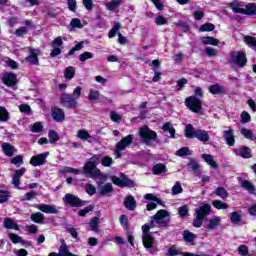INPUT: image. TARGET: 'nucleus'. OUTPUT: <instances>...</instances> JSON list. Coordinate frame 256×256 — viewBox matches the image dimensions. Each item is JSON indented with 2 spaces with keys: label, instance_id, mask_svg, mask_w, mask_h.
Masks as SVG:
<instances>
[{
  "label": "nucleus",
  "instance_id": "69168bd1",
  "mask_svg": "<svg viewBox=\"0 0 256 256\" xmlns=\"http://www.w3.org/2000/svg\"><path fill=\"white\" fill-rule=\"evenodd\" d=\"M9 239L12 241V243L17 244V243H23V238L17 234H9Z\"/></svg>",
  "mask_w": 256,
  "mask_h": 256
},
{
  "label": "nucleus",
  "instance_id": "c03bdc74",
  "mask_svg": "<svg viewBox=\"0 0 256 256\" xmlns=\"http://www.w3.org/2000/svg\"><path fill=\"white\" fill-rule=\"evenodd\" d=\"M213 207H215V209L221 210V209H229V204L221 201V200H214L212 202Z\"/></svg>",
  "mask_w": 256,
  "mask_h": 256
},
{
  "label": "nucleus",
  "instance_id": "f704fd0d",
  "mask_svg": "<svg viewBox=\"0 0 256 256\" xmlns=\"http://www.w3.org/2000/svg\"><path fill=\"white\" fill-rule=\"evenodd\" d=\"M3 227H5V229H14L15 231H19V225L11 218H6L4 220Z\"/></svg>",
  "mask_w": 256,
  "mask_h": 256
},
{
  "label": "nucleus",
  "instance_id": "c756f323",
  "mask_svg": "<svg viewBox=\"0 0 256 256\" xmlns=\"http://www.w3.org/2000/svg\"><path fill=\"white\" fill-rule=\"evenodd\" d=\"M230 221L233 225H243V216L239 212L230 214Z\"/></svg>",
  "mask_w": 256,
  "mask_h": 256
},
{
  "label": "nucleus",
  "instance_id": "ea45409f",
  "mask_svg": "<svg viewBox=\"0 0 256 256\" xmlns=\"http://www.w3.org/2000/svg\"><path fill=\"white\" fill-rule=\"evenodd\" d=\"M215 195H217L218 197H221V199L225 200L229 197V192H227V190L223 187H218L215 191H214Z\"/></svg>",
  "mask_w": 256,
  "mask_h": 256
},
{
  "label": "nucleus",
  "instance_id": "f257e3e1",
  "mask_svg": "<svg viewBox=\"0 0 256 256\" xmlns=\"http://www.w3.org/2000/svg\"><path fill=\"white\" fill-rule=\"evenodd\" d=\"M169 223H171L169 212L162 209L151 217L149 224L142 226V243L150 255H155L157 248H155V238L149 234V231L153 229V227H169Z\"/></svg>",
  "mask_w": 256,
  "mask_h": 256
},
{
  "label": "nucleus",
  "instance_id": "ddd939ff",
  "mask_svg": "<svg viewBox=\"0 0 256 256\" xmlns=\"http://www.w3.org/2000/svg\"><path fill=\"white\" fill-rule=\"evenodd\" d=\"M51 116L56 123H63L65 121V111L57 106L51 108Z\"/></svg>",
  "mask_w": 256,
  "mask_h": 256
},
{
  "label": "nucleus",
  "instance_id": "b1692460",
  "mask_svg": "<svg viewBox=\"0 0 256 256\" xmlns=\"http://www.w3.org/2000/svg\"><path fill=\"white\" fill-rule=\"evenodd\" d=\"M224 139L226 141V144L229 145V147H233L235 145V136L233 129L224 131Z\"/></svg>",
  "mask_w": 256,
  "mask_h": 256
},
{
  "label": "nucleus",
  "instance_id": "473e14b6",
  "mask_svg": "<svg viewBox=\"0 0 256 256\" xmlns=\"http://www.w3.org/2000/svg\"><path fill=\"white\" fill-rule=\"evenodd\" d=\"M201 42L203 45H213L214 47H217V45H219V39L211 36L202 37Z\"/></svg>",
  "mask_w": 256,
  "mask_h": 256
},
{
  "label": "nucleus",
  "instance_id": "680f3d73",
  "mask_svg": "<svg viewBox=\"0 0 256 256\" xmlns=\"http://www.w3.org/2000/svg\"><path fill=\"white\" fill-rule=\"evenodd\" d=\"M101 163L103 167H111L113 165V158L110 156H104L102 157Z\"/></svg>",
  "mask_w": 256,
  "mask_h": 256
},
{
  "label": "nucleus",
  "instance_id": "de8ad7c7",
  "mask_svg": "<svg viewBox=\"0 0 256 256\" xmlns=\"http://www.w3.org/2000/svg\"><path fill=\"white\" fill-rule=\"evenodd\" d=\"M178 214L181 219H185V217H187V215H189V206L183 205V206L179 207Z\"/></svg>",
  "mask_w": 256,
  "mask_h": 256
},
{
  "label": "nucleus",
  "instance_id": "338daca9",
  "mask_svg": "<svg viewBox=\"0 0 256 256\" xmlns=\"http://www.w3.org/2000/svg\"><path fill=\"white\" fill-rule=\"evenodd\" d=\"M205 53L208 57H217V55H218L217 50L215 48H211V47H206Z\"/></svg>",
  "mask_w": 256,
  "mask_h": 256
},
{
  "label": "nucleus",
  "instance_id": "a878e982",
  "mask_svg": "<svg viewBox=\"0 0 256 256\" xmlns=\"http://www.w3.org/2000/svg\"><path fill=\"white\" fill-rule=\"evenodd\" d=\"M202 159H204L205 163H207V165H210V167H212V169H219V164H217V162H215L213 155L202 154Z\"/></svg>",
  "mask_w": 256,
  "mask_h": 256
},
{
  "label": "nucleus",
  "instance_id": "f03ea898",
  "mask_svg": "<svg viewBox=\"0 0 256 256\" xmlns=\"http://www.w3.org/2000/svg\"><path fill=\"white\" fill-rule=\"evenodd\" d=\"M99 163V156L93 155L83 166V175L86 177H90L91 179H107L101 170L97 168V164Z\"/></svg>",
  "mask_w": 256,
  "mask_h": 256
},
{
  "label": "nucleus",
  "instance_id": "864d4df0",
  "mask_svg": "<svg viewBox=\"0 0 256 256\" xmlns=\"http://www.w3.org/2000/svg\"><path fill=\"white\" fill-rule=\"evenodd\" d=\"M0 121H9V112L3 106H0Z\"/></svg>",
  "mask_w": 256,
  "mask_h": 256
},
{
  "label": "nucleus",
  "instance_id": "5fc2aeb1",
  "mask_svg": "<svg viewBox=\"0 0 256 256\" xmlns=\"http://www.w3.org/2000/svg\"><path fill=\"white\" fill-rule=\"evenodd\" d=\"M10 163H12V165H15L16 167H21V165H23V156L17 155L13 157Z\"/></svg>",
  "mask_w": 256,
  "mask_h": 256
},
{
  "label": "nucleus",
  "instance_id": "0eeeda50",
  "mask_svg": "<svg viewBox=\"0 0 256 256\" xmlns=\"http://www.w3.org/2000/svg\"><path fill=\"white\" fill-rule=\"evenodd\" d=\"M230 63L236 65L237 67L243 68L247 65V54L245 51L232 50L230 53Z\"/></svg>",
  "mask_w": 256,
  "mask_h": 256
},
{
  "label": "nucleus",
  "instance_id": "aec40b11",
  "mask_svg": "<svg viewBox=\"0 0 256 256\" xmlns=\"http://www.w3.org/2000/svg\"><path fill=\"white\" fill-rule=\"evenodd\" d=\"M1 149L4 153V155H6V157H13V155H15V153H17V149L15 148V146H13L7 142H4L1 144Z\"/></svg>",
  "mask_w": 256,
  "mask_h": 256
},
{
  "label": "nucleus",
  "instance_id": "e2e57ef3",
  "mask_svg": "<svg viewBox=\"0 0 256 256\" xmlns=\"http://www.w3.org/2000/svg\"><path fill=\"white\" fill-rule=\"evenodd\" d=\"M100 96H101V94L99 93V91L90 90L88 99H89V101H97V99H99Z\"/></svg>",
  "mask_w": 256,
  "mask_h": 256
},
{
  "label": "nucleus",
  "instance_id": "8fccbe9b",
  "mask_svg": "<svg viewBox=\"0 0 256 256\" xmlns=\"http://www.w3.org/2000/svg\"><path fill=\"white\" fill-rule=\"evenodd\" d=\"M172 195H180L183 193V187L181 186V182L176 181L174 186L172 187Z\"/></svg>",
  "mask_w": 256,
  "mask_h": 256
},
{
  "label": "nucleus",
  "instance_id": "052dcab7",
  "mask_svg": "<svg viewBox=\"0 0 256 256\" xmlns=\"http://www.w3.org/2000/svg\"><path fill=\"white\" fill-rule=\"evenodd\" d=\"M84 189L88 195H95L97 188L93 184H85Z\"/></svg>",
  "mask_w": 256,
  "mask_h": 256
},
{
  "label": "nucleus",
  "instance_id": "6e6d98bb",
  "mask_svg": "<svg viewBox=\"0 0 256 256\" xmlns=\"http://www.w3.org/2000/svg\"><path fill=\"white\" fill-rule=\"evenodd\" d=\"M191 153L188 147H182L176 152V155H178V157H185L191 155Z\"/></svg>",
  "mask_w": 256,
  "mask_h": 256
},
{
  "label": "nucleus",
  "instance_id": "49530a36",
  "mask_svg": "<svg viewBox=\"0 0 256 256\" xmlns=\"http://www.w3.org/2000/svg\"><path fill=\"white\" fill-rule=\"evenodd\" d=\"M120 29H121V24H119V22H115L114 26L112 27V29L108 33L109 39H113V37H115L117 35V32Z\"/></svg>",
  "mask_w": 256,
  "mask_h": 256
},
{
  "label": "nucleus",
  "instance_id": "4c0bfd02",
  "mask_svg": "<svg viewBox=\"0 0 256 256\" xmlns=\"http://www.w3.org/2000/svg\"><path fill=\"white\" fill-rule=\"evenodd\" d=\"M241 187H243V189H246V191H249V193H252L253 195H255V186L247 181V180H244L242 183H241Z\"/></svg>",
  "mask_w": 256,
  "mask_h": 256
},
{
  "label": "nucleus",
  "instance_id": "09e8293b",
  "mask_svg": "<svg viewBox=\"0 0 256 256\" xmlns=\"http://www.w3.org/2000/svg\"><path fill=\"white\" fill-rule=\"evenodd\" d=\"M214 30H215V25H213L212 23H205L199 28L200 33H205V32L214 31Z\"/></svg>",
  "mask_w": 256,
  "mask_h": 256
},
{
  "label": "nucleus",
  "instance_id": "4be33fe9",
  "mask_svg": "<svg viewBox=\"0 0 256 256\" xmlns=\"http://www.w3.org/2000/svg\"><path fill=\"white\" fill-rule=\"evenodd\" d=\"M3 81L4 85H7V87H15V85H17V76L13 73L6 74Z\"/></svg>",
  "mask_w": 256,
  "mask_h": 256
},
{
  "label": "nucleus",
  "instance_id": "412c9836",
  "mask_svg": "<svg viewBox=\"0 0 256 256\" xmlns=\"http://www.w3.org/2000/svg\"><path fill=\"white\" fill-rule=\"evenodd\" d=\"M210 214L211 204H204L203 206H200L196 209V215H198V217H202V219H205V217Z\"/></svg>",
  "mask_w": 256,
  "mask_h": 256
},
{
  "label": "nucleus",
  "instance_id": "20e7f679",
  "mask_svg": "<svg viewBox=\"0 0 256 256\" xmlns=\"http://www.w3.org/2000/svg\"><path fill=\"white\" fill-rule=\"evenodd\" d=\"M184 135L187 139H198L201 143H207L210 139L209 133L206 130L195 129L191 124L186 125Z\"/></svg>",
  "mask_w": 256,
  "mask_h": 256
},
{
  "label": "nucleus",
  "instance_id": "3c124183",
  "mask_svg": "<svg viewBox=\"0 0 256 256\" xmlns=\"http://www.w3.org/2000/svg\"><path fill=\"white\" fill-rule=\"evenodd\" d=\"M64 77L66 79H73L75 77V67L70 66V67L66 68V70L64 72Z\"/></svg>",
  "mask_w": 256,
  "mask_h": 256
},
{
  "label": "nucleus",
  "instance_id": "0e129e2a",
  "mask_svg": "<svg viewBox=\"0 0 256 256\" xmlns=\"http://www.w3.org/2000/svg\"><path fill=\"white\" fill-rule=\"evenodd\" d=\"M88 59H93V53L83 52L79 55V61H81L82 63H85V61H87Z\"/></svg>",
  "mask_w": 256,
  "mask_h": 256
},
{
  "label": "nucleus",
  "instance_id": "603ef678",
  "mask_svg": "<svg viewBox=\"0 0 256 256\" xmlns=\"http://www.w3.org/2000/svg\"><path fill=\"white\" fill-rule=\"evenodd\" d=\"M10 198L11 195L9 194V191L0 190V203H7V201H9Z\"/></svg>",
  "mask_w": 256,
  "mask_h": 256
},
{
  "label": "nucleus",
  "instance_id": "13d9d810",
  "mask_svg": "<svg viewBox=\"0 0 256 256\" xmlns=\"http://www.w3.org/2000/svg\"><path fill=\"white\" fill-rule=\"evenodd\" d=\"M30 130L32 133H41V131H43V124L36 122L31 126Z\"/></svg>",
  "mask_w": 256,
  "mask_h": 256
},
{
  "label": "nucleus",
  "instance_id": "1a4fd4ad",
  "mask_svg": "<svg viewBox=\"0 0 256 256\" xmlns=\"http://www.w3.org/2000/svg\"><path fill=\"white\" fill-rule=\"evenodd\" d=\"M110 181H112V183H114V185H117V187H135V182L129 178H127V176H125V174L121 173L119 176H110Z\"/></svg>",
  "mask_w": 256,
  "mask_h": 256
},
{
  "label": "nucleus",
  "instance_id": "58836bf2",
  "mask_svg": "<svg viewBox=\"0 0 256 256\" xmlns=\"http://www.w3.org/2000/svg\"><path fill=\"white\" fill-rule=\"evenodd\" d=\"M152 171L154 175H161V173L167 172V168L163 164H156L153 166Z\"/></svg>",
  "mask_w": 256,
  "mask_h": 256
},
{
  "label": "nucleus",
  "instance_id": "6e6552de",
  "mask_svg": "<svg viewBox=\"0 0 256 256\" xmlns=\"http://www.w3.org/2000/svg\"><path fill=\"white\" fill-rule=\"evenodd\" d=\"M186 107L193 113H201L203 102L197 96H190L185 99Z\"/></svg>",
  "mask_w": 256,
  "mask_h": 256
},
{
  "label": "nucleus",
  "instance_id": "a211bd4d",
  "mask_svg": "<svg viewBox=\"0 0 256 256\" xmlns=\"http://www.w3.org/2000/svg\"><path fill=\"white\" fill-rule=\"evenodd\" d=\"M124 207H126L128 211H135V209H137V201L133 195H128L125 197Z\"/></svg>",
  "mask_w": 256,
  "mask_h": 256
},
{
  "label": "nucleus",
  "instance_id": "9b49d317",
  "mask_svg": "<svg viewBox=\"0 0 256 256\" xmlns=\"http://www.w3.org/2000/svg\"><path fill=\"white\" fill-rule=\"evenodd\" d=\"M52 51L50 57L55 58L61 55L63 51V37L58 36L51 42Z\"/></svg>",
  "mask_w": 256,
  "mask_h": 256
},
{
  "label": "nucleus",
  "instance_id": "c9c22d12",
  "mask_svg": "<svg viewBox=\"0 0 256 256\" xmlns=\"http://www.w3.org/2000/svg\"><path fill=\"white\" fill-rule=\"evenodd\" d=\"M77 137L82 141H89V143H91V139H93V137L91 136V134H89V132H87V130H79L77 132Z\"/></svg>",
  "mask_w": 256,
  "mask_h": 256
},
{
  "label": "nucleus",
  "instance_id": "4468645a",
  "mask_svg": "<svg viewBox=\"0 0 256 256\" xmlns=\"http://www.w3.org/2000/svg\"><path fill=\"white\" fill-rule=\"evenodd\" d=\"M34 207L42 213H47L49 215H57V213H59V210H57L55 206L49 204H36Z\"/></svg>",
  "mask_w": 256,
  "mask_h": 256
},
{
  "label": "nucleus",
  "instance_id": "7c9ffc66",
  "mask_svg": "<svg viewBox=\"0 0 256 256\" xmlns=\"http://www.w3.org/2000/svg\"><path fill=\"white\" fill-rule=\"evenodd\" d=\"M182 237L186 243H190V245H195V234H193L189 230H184L182 233Z\"/></svg>",
  "mask_w": 256,
  "mask_h": 256
},
{
  "label": "nucleus",
  "instance_id": "9d476101",
  "mask_svg": "<svg viewBox=\"0 0 256 256\" xmlns=\"http://www.w3.org/2000/svg\"><path fill=\"white\" fill-rule=\"evenodd\" d=\"M63 203L66 204L68 207L79 208V207H84L85 203H87V202L81 200L80 198H78L74 194L67 193L63 197Z\"/></svg>",
  "mask_w": 256,
  "mask_h": 256
},
{
  "label": "nucleus",
  "instance_id": "393cba45",
  "mask_svg": "<svg viewBox=\"0 0 256 256\" xmlns=\"http://www.w3.org/2000/svg\"><path fill=\"white\" fill-rule=\"evenodd\" d=\"M221 225V217L214 216L211 218L206 226V229H209L210 231H213L217 229Z\"/></svg>",
  "mask_w": 256,
  "mask_h": 256
},
{
  "label": "nucleus",
  "instance_id": "39448f33",
  "mask_svg": "<svg viewBox=\"0 0 256 256\" xmlns=\"http://www.w3.org/2000/svg\"><path fill=\"white\" fill-rule=\"evenodd\" d=\"M142 143L147 147H153V142L157 141V132L151 130L149 126L144 125L139 130Z\"/></svg>",
  "mask_w": 256,
  "mask_h": 256
},
{
  "label": "nucleus",
  "instance_id": "c85d7f7f",
  "mask_svg": "<svg viewBox=\"0 0 256 256\" xmlns=\"http://www.w3.org/2000/svg\"><path fill=\"white\" fill-rule=\"evenodd\" d=\"M208 90L212 95H223L225 93V88L219 84L209 86Z\"/></svg>",
  "mask_w": 256,
  "mask_h": 256
},
{
  "label": "nucleus",
  "instance_id": "f8f14e48",
  "mask_svg": "<svg viewBox=\"0 0 256 256\" xmlns=\"http://www.w3.org/2000/svg\"><path fill=\"white\" fill-rule=\"evenodd\" d=\"M47 157H49V152L34 155L30 159V165H32V167H41V165L47 163Z\"/></svg>",
  "mask_w": 256,
  "mask_h": 256
},
{
  "label": "nucleus",
  "instance_id": "dca6fc26",
  "mask_svg": "<svg viewBox=\"0 0 256 256\" xmlns=\"http://www.w3.org/2000/svg\"><path fill=\"white\" fill-rule=\"evenodd\" d=\"M233 152L238 157H242V159H251V157H253V154H251V148L247 146H242L241 148H234Z\"/></svg>",
  "mask_w": 256,
  "mask_h": 256
},
{
  "label": "nucleus",
  "instance_id": "a19ab883",
  "mask_svg": "<svg viewBox=\"0 0 256 256\" xmlns=\"http://www.w3.org/2000/svg\"><path fill=\"white\" fill-rule=\"evenodd\" d=\"M243 15H256V5L253 3L246 5Z\"/></svg>",
  "mask_w": 256,
  "mask_h": 256
},
{
  "label": "nucleus",
  "instance_id": "2eb2a0df",
  "mask_svg": "<svg viewBox=\"0 0 256 256\" xmlns=\"http://www.w3.org/2000/svg\"><path fill=\"white\" fill-rule=\"evenodd\" d=\"M98 193L102 196L111 195L113 193V184L111 183H105V182H99L97 185Z\"/></svg>",
  "mask_w": 256,
  "mask_h": 256
},
{
  "label": "nucleus",
  "instance_id": "7ed1b4c3",
  "mask_svg": "<svg viewBox=\"0 0 256 256\" xmlns=\"http://www.w3.org/2000/svg\"><path fill=\"white\" fill-rule=\"evenodd\" d=\"M81 91H83V88H81V86H78L74 89L72 94H61V105H64V107H66L67 109H77L79 105V102H77V100L79 99V97H81Z\"/></svg>",
  "mask_w": 256,
  "mask_h": 256
},
{
  "label": "nucleus",
  "instance_id": "bb28decb",
  "mask_svg": "<svg viewBox=\"0 0 256 256\" xmlns=\"http://www.w3.org/2000/svg\"><path fill=\"white\" fill-rule=\"evenodd\" d=\"M58 255L59 256H77L76 254H73L69 251V247L65 243V240H62V244L59 247Z\"/></svg>",
  "mask_w": 256,
  "mask_h": 256
},
{
  "label": "nucleus",
  "instance_id": "6ab92c4d",
  "mask_svg": "<svg viewBox=\"0 0 256 256\" xmlns=\"http://www.w3.org/2000/svg\"><path fill=\"white\" fill-rule=\"evenodd\" d=\"M227 5L230 9H232L233 13H240L241 15L245 13V8H244L245 3L243 2L234 1V2L228 3Z\"/></svg>",
  "mask_w": 256,
  "mask_h": 256
},
{
  "label": "nucleus",
  "instance_id": "774afa93",
  "mask_svg": "<svg viewBox=\"0 0 256 256\" xmlns=\"http://www.w3.org/2000/svg\"><path fill=\"white\" fill-rule=\"evenodd\" d=\"M179 250H177V247L175 245H172L170 248H168V252L166 255L168 256H177L179 255Z\"/></svg>",
  "mask_w": 256,
  "mask_h": 256
},
{
  "label": "nucleus",
  "instance_id": "e433bc0d",
  "mask_svg": "<svg viewBox=\"0 0 256 256\" xmlns=\"http://www.w3.org/2000/svg\"><path fill=\"white\" fill-rule=\"evenodd\" d=\"M123 0H112L110 2L106 3V9L108 11H115L117 9V7H119V5H121V2Z\"/></svg>",
  "mask_w": 256,
  "mask_h": 256
},
{
  "label": "nucleus",
  "instance_id": "79ce46f5",
  "mask_svg": "<svg viewBox=\"0 0 256 256\" xmlns=\"http://www.w3.org/2000/svg\"><path fill=\"white\" fill-rule=\"evenodd\" d=\"M48 139H49V143L53 145L57 143V141H59V134H57L55 130H49Z\"/></svg>",
  "mask_w": 256,
  "mask_h": 256
},
{
  "label": "nucleus",
  "instance_id": "72a5a7b5",
  "mask_svg": "<svg viewBox=\"0 0 256 256\" xmlns=\"http://www.w3.org/2000/svg\"><path fill=\"white\" fill-rule=\"evenodd\" d=\"M30 219L33 223L43 224L45 221V215L41 212L32 213L30 215Z\"/></svg>",
  "mask_w": 256,
  "mask_h": 256
},
{
  "label": "nucleus",
  "instance_id": "a18cd8bd",
  "mask_svg": "<svg viewBox=\"0 0 256 256\" xmlns=\"http://www.w3.org/2000/svg\"><path fill=\"white\" fill-rule=\"evenodd\" d=\"M162 129H163V131L170 133V137L172 139L175 138V128H173L171 123H169V122L164 123Z\"/></svg>",
  "mask_w": 256,
  "mask_h": 256
},
{
  "label": "nucleus",
  "instance_id": "2f4dec72",
  "mask_svg": "<svg viewBox=\"0 0 256 256\" xmlns=\"http://www.w3.org/2000/svg\"><path fill=\"white\" fill-rule=\"evenodd\" d=\"M240 133L245 139H248L249 141H256V136L253 131L243 127L240 129Z\"/></svg>",
  "mask_w": 256,
  "mask_h": 256
},
{
  "label": "nucleus",
  "instance_id": "cd10ccee",
  "mask_svg": "<svg viewBox=\"0 0 256 256\" xmlns=\"http://www.w3.org/2000/svg\"><path fill=\"white\" fill-rule=\"evenodd\" d=\"M89 226L91 228V231H93L94 233H99V229L101 227V219H99V217H93L90 220Z\"/></svg>",
  "mask_w": 256,
  "mask_h": 256
},
{
  "label": "nucleus",
  "instance_id": "423d86ee",
  "mask_svg": "<svg viewBox=\"0 0 256 256\" xmlns=\"http://www.w3.org/2000/svg\"><path fill=\"white\" fill-rule=\"evenodd\" d=\"M133 141H135V136H133V134H129L117 142L114 149V155L116 159H121V157H123V151H125L127 147H130Z\"/></svg>",
  "mask_w": 256,
  "mask_h": 256
},
{
  "label": "nucleus",
  "instance_id": "f3484780",
  "mask_svg": "<svg viewBox=\"0 0 256 256\" xmlns=\"http://www.w3.org/2000/svg\"><path fill=\"white\" fill-rule=\"evenodd\" d=\"M25 171H27V169L21 168L19 170H16L13 174L12 185H14L16 189H20L19 185H21V178L23 177V175H25Z\"/></svg>",
  "mask_w": 256,
  "mask_h": 256
},
{
  "label": "nucleus",
  "instance_id": "5701e85b",
  "mask_svg": "<svg viewBox=\"0 0 256 256\" xmlns=\"http://www.w3.org/2000/svg\"><path fill=\"white\" fill-rule=\"evenodd\" d=\"M188 167H190L191 171H193L195 177H201V166L199 165V162H197L195 159H190Z\"/></svg>",
  "mask_w": 256,
  "mask_h": 256
},
{
  "label": "nucleus",
  "instance_id": "bf43d9fd",
  "mask_svg": "<svg viewBox=\"0 0 256 256\" xmlns=\"http://www.w3.org/2000/svg\"><path fill=\"white\" fill-rule=\"evenodd\" d=\"M93 209H95V206L89 205V206L85 207L84 209H81L78 212V215H79V217H85L87 215V213H91V211H93Z\"/></svg>",
  "mask_w": 256,
  "mask_h": 256
},
{
  "label": "nucleus",
  "instance_id": "37998d69",
  "mask_svg": "<svg viewBox=\"0 0 256 256\" xmlns=\"http://www.w3.org/2000/svg\"><path fill=\"white\" fill-rule=\"evenodd\" d=\"M244 42L251 49H255L256 48V38L255 37H253V36H244Z\"/></svg>",
  "mask_w": 256,
  "mask_h": 256
},
{
  "label": "nucleus",
  "instance_id": "4d7b16f0",
  "mask_svg": "<svg viewBox=\"0 0 256 256\" xmlns=\"http://www.w3.org/2000/svg\"><path fill=\"white\" fill-rule=\"evenodd\" d=\"M35 197H37V192L31 191L22 196L20 201H31V199H35Z\"/></svg>",
  "mask_w": 256,
  "mask_h": 256
}]
</instances>
